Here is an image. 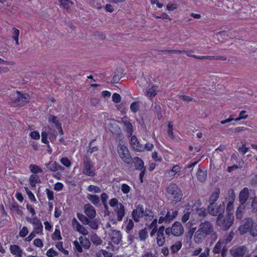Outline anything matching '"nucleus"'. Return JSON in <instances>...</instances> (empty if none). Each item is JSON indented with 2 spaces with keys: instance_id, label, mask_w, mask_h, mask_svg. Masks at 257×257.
I'll use <instances>...</instances> for the list:
<instances>
[{
  "instance_id": "nucleus-1",
  "label": "nucleus",
  "mask_w": 257,
  "mask_h": 257,
  "mask_svg": "<svg viewBox=\"0 0 257 257\" xmlns=\"http://www.w3.org/2000/svg\"><path fill=\"white\" fill-rule=\"evenodd\" d=\"M213 232V226L210 221L202 222L200 223L198 229L194 234V241L196 243H200L206 236L211 235Z\"/></svg>"
},
{
  "instance_id": "nucleus-2",
  "label": "nucleus",
  "mask_w": 257,
  "mask_h": 257,
  "mask_svg": "<svg viewBox=\"0 0 257 257\" xmlns=\"http://www.w3.org/2000/svg\"><path fill=\"white\" fill-rule=\"evenodd\" d=\"M234 216L232 213L227 215L219 214L216 218V224L223 230H228L234 222Z\"/></svg>"
},
{
  "instance_id": "nucleus-3",
  "label": "nucleus",
  "mask_w": 257,
  "mask_h": 257,
  "mask_svg": "<svg viewBox=\"0 0 257 257\" xmlns=\"http://www.w3.org/2000/svg\"><path fill=\"white\" fill-rule=\"evenodd\" d=\"M167 192L173 201L176 203L181 201L182 197V191L176 184L170 183L167 188Z\"/></svg>"
},
{
  "instance_id": "nucleus-4",
  "label": "nucleus",
  "mask_w": 257,
  "mask_h": 257,
  "mask_svg": "<svg viewBox=\"0 0 257 257\" xmlns=\"http://www.w3.org/2000/svg\"><path fill=\"white\" fill-rule=\"evenodd\" d=\"M10 99L17 105L22 106L30 100V96L28 94H23L20 91H17L12 93L10 96Z\"/></svg>"
},
{
  "instance_id": "nucleus-5",
  "label": "nucleus",
  "mask_w": 257,
  "mask_h": 257,
  "mask_svg": "<svg viewBox=\"0 0 257 257\" xmlns=\"http://www.w3.org/2000/svg\"><path fill=\"white\" fill-rule=\"evenodd\" d=\"M184 232V227L179 221H175L171 227H167L165 229V233L169 236L172 235L175 237H179L182 236Z\"/></svg>"
},
{
  "instance_id": "nucleus-6",
  "label": "nucleus",
  "mask_w": 257,
  "mask_h": 257,
  "mask_svg": "<svg viewBox=\"0 0 257 257\" xmlns=\"http://www.w3.org/2000/svg\"><path fill=\"white\" fill-rule=\"evenodd\" d=\"M26 220L32 224L34 226V231H36L37 234H41L43 231V226L40 221V220L37 217H33L30 218L27 217L26 218Z\"/></svg>"
},
{
  "instance_id": "nucleus-7",
  "label": "nucleus",
  "mask_w": 257,
  "mask_h": 257,
  "mask_svg": "<svg viewBox=\"0 0 257 257\" xmlns=\"http://www.w3.org/2000/svg\"><path fill=\"white\" fill-rule=\"evenodd\" d=\"M247 251V247L245 245L235 246L230 250L233 257H243Z\"/></svg>"
},
{
  "instance_id": "nucleus-8",
  "label": "nucleus",
  "mask_w": 257,
  "mask_h": 257,
  "mask_svg": "<svg viewBox=\"0 0 257 257\" xmlns=\"http://www.w3.org/2000/svg\"><path fill=\"white\" fill-rule=\"evenodd\" d=\"M132 217L136 222H139L140 218L144 215V207L142 204H139L132 213Z\"/></svg>"
},
{
  "instance_id": "nucleus-9",
  "label": "nucleus",
  "mask_w": 257,
  "mask_h": 257,
  "mask_svg": "<svg viewBox=\"0 0 257 257\" xmlns=\"http://www.w3.org/2000/svg\"><path fill=\"white\" fill-rule=\"evenodd\" d=\"M253 220L251 218H245L244 223L239 226L238 230L240 234H243L248 231L253 226Z\"/></svg>"
},
{
  "instance_id": "nucleus-10",
  "label": "nucleus",
  "mask_w": 257,
  "mask_h": 257,
  "mask_svg": "<svg viewBox=\"0 0 257 257\" xmlns=\"http://www.w3.org/2000/svg\"><path fill=\"white\" fill-rule=\"evenodd\" d=\"M165 228L164 226H160L157 232L156 242L157 244L159 246H163L166 242V238L165 237L164 231H165Z\"/></svg>"
},
{
  "instance_id": "nucleus-11",
  "label": "nucleus",
  "mask_w": 257,
  "mask_h": 257,
  "mask_svg": "<svg viewBox=\"0 0 257 257\" xmlns=\"http://www.w3.org/2000/svg\"><path fill=\"white\" fill-rule=\"evenodd\" d=\"M207 211L212 216H216L219 214H223L224 211V205H220L216 208H214V205L209 204L207 207Z\"/></svg>"
},
{
  "instance_id": "nucleus-12",
  "label": "nucleus",
  "mask_w": 257,
  "mask_h": 257,
  "mask_svg": "<svg viewBox=\"0 0 257 257\" xmlns=\"http://www.w3.org/2000/svg\"><path fill=\"white\" fill-rule=\"evenodd\" d=\"M117 151L119 156L123 160V161L132 159V157L130 154L129 150L125 146L119 144Z\"/></svg>"
},
{
  "instance_id": "nucleus-13",
  "label": "nucleus",
  "mask_w": 257,
  "mask_h": 257,
  "mask_svg": "<svg viewBox=\"0 0 257 257\" xmlns=\"http://www.w3.org/2000/svg\"><path fill=\"white\" fill-rule=\"evenodd\" d=\"M109 236L111 238V240L115 244H118L121 241V232L117 230H112L109 233Z\"/></svg>"
},
{
  "instance_id": "nucleus-14",
  "label": "nucleus",
  "mask_w": 257,
  "mask_h": 257,
  "mask_svg": "<svg viewBox=\"0 0 257 257\" xmlns=\"http://www.w3.org/2000/svg\"><path fill=\"white\" fill-rule=\"evenodd\" d=\"M95 169L90 162H85L83 173L89 176H94L95 175Z\"/></svg>"
},
{
  "instance_id": "nucleus-15",
  "label": "nucleus",
  "mask_w": 257,
  "mask_h": 257,
  "mask_svg": "<svg viewBox=\"0 0 257 257\" xmlns=\"http://www.w3.org/2000/svg\"><path fill=\"white\" fill-rule=\"evenodd\" d=\"M132 148L135 151L138 152L144 151V148L142 144L140 143L138 138L135 136L132 137L130 141Z\"/></svg>"
},
{
  "instance_id": "nucleus-16",
  "label": "nucleus",
  "mask_w": 257,
  "mask_h": 257,
  "mask_svg": "<svg viewBox=\"0 0 257 257\" xmlns=\"http://www.w3.org/2000/svg\"><path fill=\"white\" fill-rule=\"evenodd\" d=\"M84 212L85 215L90 219H93L96 215L95 208L90 204H86L84 205Z\"/></svg>"
},
{
  "instance_id": "nucleus-17",
  "label": "nucleus",
  "mask_w": 257,
  "mask_h": 257,
  "mask_svg": "<svg viewBox=\"0 0 257 257\" xmlns=\"http://www.w3.org/2000/svg\"><path fill=\"white\" fill-rule=\"evenodd\" d=\"M114 211L117 215V221H121L125 214L124 205L122 203H120L118 206L114 208Z\"/></svg>"
},
{
  "instance_id": "nucleus-18",
  "label": "nucleus",
  "mask_w": 257,
  "mask_h": 257,
  "mask_svg": "<svg viewBox=\"0 0 257 257\" xmlns=\"http://www.w3.org/2000/svg\"><path fill=\"white\" fill-rule=\"evenodd\" d=\"M127 119V117L125 116L121 118V122L124 124V128L127 133L132 136L133 132V125Z\"/></svg>"
},
{
  "instance_id": "nucleus-19",
  "label": "nucleus",
  "mask_w": 257,
  "mask_h": 257,
  "mask_svg": "<svg viewBox=\"0 0 257 257\" xmlns=\"http://www.w3.org/2000/svg\"><path fill=\"white\" fill-rule=\"evenodd\" d=\"M249 196V190L247 187L244 188L241 190L239 194V201L241 204H244Z\"/></svg>"
},
{
  "instance_id": "nucleus-20",
  "label": "nucleus",
  "mask_w": 257,
  "mask_h": 257,
  "mask_svg": "<svg viewBox=\"0 0 257 257\" xmlns=\"http://www.w3.org/2000/svg\"><path fill=\"white\" fill-rule=\"evenodd\" d=\"M11 252L15 255V257H22L23 250L18 245H11L10 247Z\"/></svg>"
},
{
  "instance_id": "nucleus-21",
  "label": "nucleus",
  "mask_w": 257,
  "mask_h": 257,
  "mask_svg": "<svg viewBox=\"0 0 257 257\" xmlns=\"http://www.w3.org/2000/svg\"><path fill=\"white\" fill-rule=\"evenodd\" d=\"M46 166L51 171L55 172L63 170V167L58 165L57 162H49L48 163L46 164Z\"/></svg>"
},
{
  "instance_id": "nucleus-22",
  "label": "nucleus",
  "mask_w": 257,
  "mask_h": 257,
  "mask_svg": "<svg viewBox=\"0 0 257 257\" xmlns=\"http://www.w3.org/2000/svg\"><path fill=\"white\" fill-rule=\"evenodd\" d=\"M122 70L121 68H117L114 72V75L111 80V83L116 84L119 82V80L122 77L121 74H122Z\"/></svg>"
},
{
  "instance_id": "nucleus-23",
  "label": "nucleus",
  "mask_w": 257,
  "mask_h": 257,
  "mask_svg": "<svg viewBox=\"0 0 257 257\" xmlns=\"http://www.w3.org/2000/svg\"><path fill=\"white\" fill-rule=\"evenodd\" d=\"M178 211L177 210L173 211L172 212L168 211L165 216L166 218V223H170L177 216Z\"/></svg>"
},
{
  "instance_id": "nucleus-24",
  "label": "nucleus",
  "mask_w": 257,
  "mask_h": 257,
  "mask_svg": "<svg viewBox=\"0 0 257 257\" xmlns=\"http://www.w3.org/2000/svg\"><path fill=\"white\" fill-rule=\"evenodd\" d=\"M220 195V189L217 188L215 189L213 192L211 194L210 196L209 201V204L214 205L215 202L217 200Z\"/></svg>"
},
{
  "instance_id": "nucleus-25",
  "label": "nucleus",
  "mask_w": 257,
  "mask_h": 257,
  "mask_svg": "<svg viewBox=\"0 0 257 257\" xmlns=\"http://www.w3.org/2000/svg\"><path fill=\"white\" fill-rule=\"evenodd\" d=\"M138 234L139 239L142 241H145L149 237L148 233L146 228L141 229L139 231Z\"/></svg>"
},
{
  "instance_id": "nucleus-26",
  "label": "nucleus",
  "mask_w": 257,
  "mask_h": 257,
  "mask_svg": "<svg viewBox=\"0 0 257 257\" xmlns=\"http://www.w3.org/2000/svg\"><path fill=\"white\" fill-rule=\"evenodd\" d=\"M87 198L95 206H97L100 201L99 198L96 195L88 194Z\"/></svg>"
},
{
  "instance_id": "nucleus-27",
  "label": "nucleus",
  "mask_w": 257,
  "mask_h": 257,
  "mask_svg": "<svg viewBox=\"0 0 257 257\" xmlns=\"http://www.w3.org/2000/svg\"><path fill=\"white\" fill-rule=\"evenodd\" d=\"M79 241L82 246L85 248L88 249L90 245V242L89 240L86 237L80 236L79 238Z\"/></svg>"
},
{
  "instance_id": "nucleus-28",
  "label": "nucleus",
  "mask_w": 257,
  "mask_h": 257,
  "mask_svg": "<svg viewBox=\"0 0 257 257\" xmlns=\"http://www.w3.org/2000/svg\"><path fill=\"white\" fill-rule=\"evenodd\" d=\"M95 139H93L90 141L88 145V149L87 150V155L88 156L91 155L92 153L96 152L98 150V148L96 146H92V143L95 141Z\"/></svg>"
},
{
  "instance_id": "nucleus-29",
  "label": "nucleus",
  "mask_w": 257,
  "mask_h": 257,
  "mask_svg": "<svg viewBox=\"0 0 257 257\" xmlns=\"http://www.w3.org/2000/svg\"><path fill=\"white\" fill-rule=\"evenodd\" d=\"M90 240L92 243L96 245H100L102 243V240L96 235V234H92L90 237Z\"/></svg>"
},
{
  "instance_id": "nucleus-30",
  "label": "nucleus",
  "mask_w": 257,
  "mask_h": 257,
  "mask_svg": "<svg viewBox=\"0 0 257 257\" xmlns=\"http://www.w3.org/2000/svg\"><path fill=\"white\" fill-rule=\"evenodd\" d=\"M182 245V244L181 241H176L171 247V250L172 252V253H174L178 252L181 249Z\"/></svg>"
},
{
  "instance_id": "nucleus-31",
  "label": "nucleus",
  "mask_w": 257,
  "mask_h": 257,
  "mask_svg": "<svg viewBox=\"0 0 257 257\" xmlns=\"http://www.w3.org/2000/svg\"><path fill=\"white\" fill-rule=\"evenodd\" d=\"M208 213L207 209L206 210L205 208H198L196 210L197 215L203 218L207 216Z\"/></svg>"
},
{
  "instance_id": "nucleus-32",
  "label": "nucleus",
  "mask_w": 257,
  "mask_h": 257,
  "mask_svg": "<svg viewBox=\"0 0 257 257\" xmlns=\"http://www.w3.org/2000/svg\"><path fill=\"white\" fill-rule=\"evenodd\" d=\"M154 111L157 113V117L158 119H161L162 115V108L160 105L158 104L157 103H155L154 104Z\"/></svg>"
},
{
  "instance_id": "nucleus-33",
  "label": "nucleus",
  "mask_w": 257,
  "mask_h": 257,
  "mask_svg": "<svg viewBox=\"0 0 257 257\" xmlns=\"http://www.w3.org/2000/svg\"><path fill=\"white\" fill-rule=\"evenodd\" d=\"M134 227V223L133 220L132 219H129L126 222V226H125V231L129 233L133 229Z\"/></svg>"
},
{
  "instance_id": "nucleus-34",
  "label": "nucleus",
  "mask_w": 257,
  "mask_h": 257,
  "mask_svg": "<svg viewBox=\"0 0 257 257\" xmlns=\"http://www.w3.org/2000/svg\"><path fill=\"white\" fill-rule=\"evenodd\" d=\"M77 216L78 219L84 225L87 224L89 223V219L84 215L78 213Z\"/></svg>"
},
{
  "instance_id": "nucleus-35",
  "label": "nucleus",
  "mask_w": 257,
  "mask_h": 257,
  "mask_svg": "<svg viewBox=\"0 0 257 257\" xmlns=\"http://www.w3.org/2000/svg\"><path fill=\"white\" fill-rule=\"evenodd\" d=\"M144 216L146 220H152L154 218V213L149 210H144Z\"/></svg>"
},
{
  "instance_id": "nucleus-36",
  "label": "nucleus",
  "mask_w": 257,
  "mask_h": 257,
  "mask_svg": "<svg viewBox=\"0 0 257 257\" xmlns=\"http://www.w3.org/2000/svg\"><path fill=\"white\" fill-rule=\"evenodd\" d=\"M157 94L156 89L155 86H153L147 89V96L150 98L154 97Z\"/></svg>"
},
{
  "instance_id": "nucleus-37",
  "label": "nucleus",
  "mask_w": 257,
  "mask_h": 257,
  "mask_svg": "<svg viewBox=\"0 0 257 257\" xmlns=\"http://www.w3.org/2000/svg\"><path fill=\"white\" fill-rule=\"evenodd\" d=\"M222 244L223 242H221V241L219 240L214 247L213 249V252L215 254L220 253L221 250Z\"/></svg>"
},
{
  "instance_id": "nucleus-38",
  "label": "nucleus",
  "mask_w": 257,
  "mask_h": 257,
  "mask_svg": "<svg viewBox=\"0 0 257 257\" xmlns=\"http://www.w3.org/2000/svg\"><path fill=\"white\" fill-rule=\"evenodd\" d=\"M57 116L52 115L51 114H49V117L48 118V120L49 122H52L54 123L56 126L57 127V124H61V123L58 121V120H57Z\"/></svg>"
},
{
  "instance_id": "nucleus-39",
  "label": "nucleus",
  "mask_w": 257,
  "mask_h": 257,
  "mask_svg": "<svg viewBox=\"0 0 257 257\" xmlns=\"http://www.w3.org/2000/svg\"><path fill=\"white\" fill-rule=\"evenodd\" d=\"M103 257H112V254L111 252H108L105 250L101 249L99 252L96 254L97 257H101V255Z\"/></svg>"
},
{
  "instance_id": "nucleus-40",
  "label": "nucleus",
  "mask_w": 257,
  "mask_h": 257,
  "mask_svg": "<svg viewBox=\"0 0 257 257\" xmlns=\"http://www.w3.org/2000/svg\"><path fill=\"white\" fill-rule=\"evenodd\" d=\"M56 247L58 249L63 252L65 255H68L69 253V251L63 248V242L62 241H59L56 243Z\"/></svg>"
},
{
  "instance_id": "nucleus-41",
  "label": "nucleus",
  "mask_w": 257,
  "mask_h": 257,
  "mask_svg": "<svg viewBox=\"0 0 257 257\" xmlns=\"http://www.w3.org/2000/svg\"><path fill=\"white\" fill-rule=\"evenodd\" d=\"M206 173L202 170H198L197 172V177L200 181H204L206 178Z\"/></svg>"
},
{
  "instance_id": "nucleus-42",
  "label": "nucleus",
  "mask_w": 257,
  "mask_h": 257,
  "mask_svg": "<svg viewBox=\"0 0 257 257\" xmlns=\"http://www.w3.org/2000/svg\"><path fill=\"white\" fill-rule=\"evenodd\" d=\"M29 168L31 171L34 174H37L42 172V169L36 165L31 164Z\"/></svg>"
},
{
  "instance_id": "nucleus-43",
  "label": "nucleus",
  "mask_w": 257,
  "mask_h": 257,
  "mask_svg": "<svg viewBox=\"0 0 257 257\" xmlns=\"http://www.w3.org/2000/svg\"><path fill=\"white\" fill-rule=\"evenodd\" d=\"M90 227L93 229H97L98 227V221L96 219H91L89 220V223H87Z\"/></svg>"
},
{
  "instance_id": "nucleus-44",
  "label": "nucleus",
  "mask_w": 257,
  "mask_h": 257,
  "mask_svg": "<svg viewBox=\"0 0 257 257\" xmlns=\"http://www.w3.org/2000/svg\"><path fill=\"white\" fill-rule=\"evenodd\" d=\"M87 190L89 192L93 193H100L101 191L100 188L99 187L92 185H90L88 187Z\"/></svg>"
},
{
  "instance_id": "nucleus-45",
  "label": "nucleus",
  "mask_w": 257,
  "mask_h": 257,
  "mask_svg": "<svg viewBox=\"0 0 257 257\" xmlns=\"http://www.w3.org/2000/svg\"><path fill=\"white\" fill-rule=\"evenodd\" d=\"M76 230L80 233L84 235H87L89 233L88 231L81 224L78 225V227H77Z\"/></svg>"
},
{
  "instance_id": "nucleus-46",
  "label": "nucleus",
  "mask_w": 257,
  "mask_h": 257,
  "mask_svg": "<svg viewBox=\"0 0 257 257\" xmlns=\"http://www.w3.org/2000/svg\"><path fill=\"white\" fill-rule=\"evenodd\" d=\"M134 163V166L135 167L136 170H142L145 169L146 167L144 166V162H132Z\"/></svg>"
},
{
  "instance_id": "nucleus-47",
  "label": "nucleus",
  "mask_w": 257,
  "mask_h": 257,
  "mask_svg": "<svg viewBox=\"0 0 257 257\" xmlns=\"http://www.w3.org/2000/svg\"><path fill=\"white\" fill-rule=\"evenodd\" d=\"M53 240H60L62 239L60 231L58 229H55L54 232L52 235Z\"/></svg>"
},
{
  "instance_id": "nucleus-48",
  "label": "nucleus",
  "mask_w": 257,
  "mask_h": 257,
  "mask_svg": "<svg viewBox=\"0 0 257 257\" xmlns=\"http://www.w3.org/2000/svg\"><path fill=\"white\" fill-rule=\"evenodd\" d=\"M248 231L251 236L257 237V223L254 224Z\"/></svg>"
},
{
  "instance_id": "nucleus-49",
  "label": "nucleus",
  "mask_w": 257,
  "mask_h": 257,
  "mask_svg": "<svg viewBox=\"0 0 257 257\" xmlns=\"http://www.w3.org/2000/svg\"><path fill=\"white\" fill-rule=\"evenodd\" d=\"M130 109L133 112H137L139 109V103L137 101L133 102L130 106Z\"/></svg>"
},
{
  "instance_id": "nucleus-50",
  "label": "nucleus",
  "mask_w": 257,
  "mask_h": 257,
  "mask_svg": "<svg viewBox=\"0 0 257 257\" xmlns=\"http://www.w3.org/2000/svg\"><path fill=\"white\" fill-rule=\"evenodd\" d=\"M25 190L29 197V198L32 201L35 202L36 199L34 194L29 190L28 187H25Z\"/></svg>"
},
{
  "instance_id": "nucleus-51",
  "label": "nucleus",
  "mask_w": 257,
  "mask_h": 257,
  "mask_svg": "<svg viewBox=\"0 0 257 257\" xmlns=\"http://www.w3.org/2000/svg\"><path fill=\"white\" fill-rule=\"evenodd\" d=\"M157 219H153V221L149 224H147V225L148 226V227L149 228V229H157Z\"/></svg>"
},
{
  "instance_id": "nucleus-52",
  "label": "nucleus",
  "mask_w": 257,
  "mask_h": 257,
  "mask_svg": "<svg viewBox=\"0 0 257 257\" xmlns=\"http://www.w3.org/2000/svg\"><path fill=\"white\" fill-rule=\"evenodd\" d=\"M120 203H119L118 200L116 198H112L110 200L109 204L110 206L113 208H116L117 206H118V205L120 204Z\"/></svg>"
},
{
  "instance_id": "nucleus-53",
  "label": "nucleus",
  "mask_w": 257,
  "mask_h": 257,
  "mask_svg": "<svg viewBox=\"0 0 257 257\" xmlns=\"http://www.w3.org/2000/svg\"><path fill=\"white\" fill-rule=\"evenodd\" d=\"M12 208L14 210L16 211L18 214L22 215L23 214L22 210L20 207L17 203H14L12 205Z\"/></svg>"
},
{
  "instance_id": "nucleus-54",
  "label": "nucleus",
  "mask_w": 257,
  "mask_h": 257,
  "mask_svg": "<svg viewBox=\"0 0 257 257\" xmlns=\"http://www.w3.org/2000/svg\"><path fill=\"white\" fill-rule=\"evenodd\" d=\"M58 253L53 248H50L46 252L48 257H54L58 255Z\"/></svg>"
},
{
  "instance_id": "nucleus-55",
  "label": "nucleus",
  "mask_w": 257,
  "mask_h": 257,
  "mask_svg": "<svg viewBox=\"0 0 257 257\" xmlns=\"http://www.w3.org/2000/svg\"><path fill=\"white\" fill-rule=\"evenodd\" d=\"M48 134L49 135V140L51 141V142H53L56 140L57 137V133L55 130H53V131H50Z\"/></svg>"
},
{
  "instance_id": "nucleus-56",
  "label": "nucleus",
  "mask_w": 257,
  "mask_h": 257,
  "mask_svg": "<svg viewBox=\"0 0 257 257\" xmlns=\"http://www.w3.org/2000/svg\"><path fill=\"white\" fill-rule=\"evenodd\" d=\"M108 198L107 194L105 193H103L101 195V200L104 207L107 206L106 201Z\"/></svg>"
},
{
  "instance_id": "nucleus-57",
  "label": "nucleus",
  "mask_w": 257,
  "mask_h": 257,
  "mask_svg": "<svg viewBox=\"0 0 257 257\" xmlns=\"http://www.w3.org/2000/svg\"><path fill=\"white\" fill-rule=\"evenodd\" d=\"M48 135V133L44 131H43L41 133L42 142L45 144H48L49 143V141L47 140Z\"/></svg>"
},
{
  "instance_id": "nucleus-58",
  "label": "nucleus",
  "mask_w": 257,
  "mask_h": 257,
  "mask_svg": "<svg viewBox=\"0 0 257 257\" xmlns=\"http://www.w3.org/2000/svg\"><path fill=\"white\" fill-rule=\"evenodd\" d=\"M112 100L115 103H118L121 100V96L118 93H114L112 95Z\"/></svg>"
},
{
  "instance_id": "nucleus-59",
  "label": "nucleus",
  "mask_w": 257,
  "mask_h": 257,
  "mask_svg": "<svg viewBox=\"0 0 257 257\" xmlns=\"http://www.w3.org/2000/svg\"><path fill=\"white\" fill-rule=\"evenodd\" d=\"M30 136L31 138L34 140H39L40 138V134L38 131H33L31 132L30 134Z\"/></svg>"
},
{
  "instance_id": "nucleus-60",
  "label": "nucleus",
  "mask_w": 257,
  "mask_h": 257,
  "mask_svg": "<svg viewBox=\"0 0 257 257\" xmlns=\"http://www.w3.org/2000/svg\"><path fill=\"white\" fill-rule=\"evenodd\" d=\"M29 181L30 182H33L36 183H39L41 181L39 177L36 174L31 175L29 178Z\"/></svg>"
},
{
  "instance_id": "nucleus-61",
  "label": "nucleus",
  "mask_w": 257,
  "mask_h": 257,
  "mask_svg": "<svg viewBox=\"0 0 257 257\" xmlns=\"http://www.w3.org/2000/svg\"><path fill=\"white\" fill-rule=\"evenodd\" d=\"M28 233V229L26 226H24L19 232L21 237H24Z\"/></svg>"
},
{
  "instance_id": "nucleus-62",
  "label": "nucleus",
  "mask_w": 257,
  "mask_h": 257,
  "mask_svg": "<svg viewBox=\"0 0 257 257\" xmlns=\"http://www.w3.org/2000/svg\"><path fill=\"white\" fill-rule=\"evenodd\" d=\"M46 193L49 200H52L54 199V192L53 191L47 188L46 189Z\"/></svg>"
},
{
  "instance_id": "nucleus-63",
  "label": "nucleus",
  "mask_w": 257,
  "mask_h": 257,
  "mask_svg": "<svg viewBox=\"0 0 257 257\" xmlns=\"http://www.w3.org/2000/svg\"><path fill=\"white\" fill-rule=\"evenodd\" d=\"M251 206L253 211L257 212V197L253 198Z\"/></svg>"
},
{
  "instance_id": "nucleus-64",
  "label": "nucleus",
  "mask_w": 257,
  "mask_h": 257,
  "mask_svg": "<svg viewBox=\"0 0 257 257\" xmlns=\"http://www.w3.org/2000/svg\"><path fill=\"white\" fill-rule=\"evenodd\" d=\"M121 189L123 193L127 194L130 192L131 188L128 185L126 184H123L121 186Z\"/></svg>"
}]
</instances>
